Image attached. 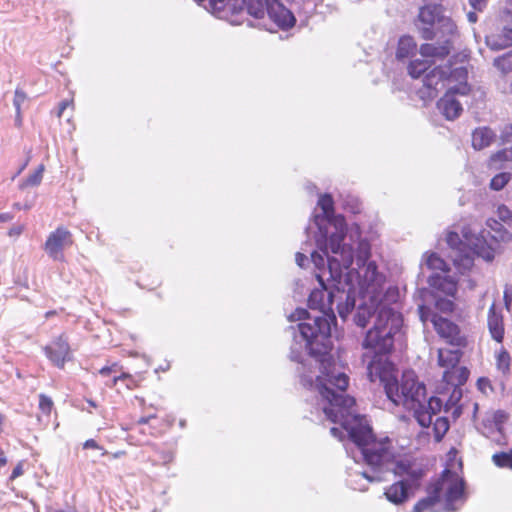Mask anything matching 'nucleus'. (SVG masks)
Instances as JSON below:
<instances>
[{"label":"nucleus","mask_w":512,"mask_h":512,"mask_svg":"<svg viewBox=\"0 0 512 512\" xmlns=\"http://www.w3.org/2000/svg\"><path fill=\"white\" fill-rule=\"evenodd\" d=\"M451 51L450 40H445L442 44L435 45L431 43H424L419 48V53L423 58L433 61L445 59Z\"/></svg>","instance_id":"18"},{"label":"nucleus","mask_w":512,"mask_h":512,"mask_svg":"<svg viewBox=\"0 0 512 512\" xmlns=\"http://www.w3.org/2000/svg\"><path fill=\"white\" fill-rule=\"evenodd\" d=\"M427 496L421 498L410 512H426L435 507L442 499L441 482H432L427 487Z\"/></svg>","instance_id":"15"},{"label":"nucleus","mask_w":512,"mask_h":512,"mask_svg":"<svg viewBox=\"0 0 512 512\" xmlns=\"http://www.w3.org/2000/svg\"><path fill=\"white\" fill-rule=\"evenodd\" d=\"M121 372H123V367L120 365L119 362H113L110 365H106L99 370V374L105 377L110 376L113 373L121 374Z\"/></svg>","instance_id":"46"},{"label":"nucleus","mask_w":512,"mask_h":512,"mask_svg":"<svg viewBox=\"0 0 512 512\" xmlns=\"http://www.w3.org/2000/svg\"><path fill=\"white\" fill-rule=\"evenodd\" d=\"M498 220L512 227V210L505 204H500L496 209Z\"/></svg>","instance_id":"43"},{"label":"nucleus","mask_w":512,"mask_h":512,"mask_svg":"<svg viewBox=\"0 0 512 512\" xmlns=\"http://www.w3.org/2000/svg\"><path fill=\"white\" fill-rule=\"evenodd\" d=\"M412 410L414 411V417L420 426L428 428L433 423V414L426 408V406L423 405V403H420L418 407Z\"/></svg>","instance_id":"36"},{"label":"nucleus","mask_w":512,"mask_h":512,"mask_svg":"<svg viewBox=\"0 0 512 512\" xmlns=\"http://www.w3.org/2000/svg\"><path fill=\"white\" fill-rule=\"evenodd\" d=\"M435 299V308L444 314H452L456 309L455 299L447 296H433Z\"/></svg>","instance_id":"34"},{"label":"nucleus","mask_w":512,"mask_h":512,"mask_svg":"<svg viewBox=\"0 0 512 512\" xmlns=\"http://www.w3.org/2000/svg\"><path fill=\"white\" fill-rule=\"evenodd\" d=\"M53 408H54L53 400L45 394H40L39 395V410L44 415L50 416Z\"/></svg>","instance_id":"44"},{"label":"nucleus","mask_w":512,"mask_h":512,"mask_svg":"<svg viewBox=\"0 0 512 512\" xmlns=\"http://www.w3.org/2000/svg\"><path fill=\"white\" fill-rule=\"evenodd\" d=\"M67 108H70L71 110L74 109V102L72 99L68 100H63L59 103V108H58V112H57V117L58 118H61L64 111L67 109Z\"/></svg>","instance_id":"51"},{"label":"nucleus","mask_w":512,"mask_h":512,"mask_svg":"<svg viewBox=\"0 0 512 512\" xmlns=\"http://www.w3.org/2000/svg\"><path fill=\"white\" fill-rule=\"evenodd\" d=\"M317 278L320 284L322 285L323 289H315L310 293L308 298V306L311 309L323 311L325 308L324 295L326 287L324 286L322 277L320 275H317Z\"/></svg>","instance_id":"26"},{"label":"nucleus","mask_w":512,"mask_h":512,"mask_svg":"<svg viewBox=\"0 0 512 512\" xmlns=\"http://www.w3.org/2000/svg\"><path fill=\"white\" fill-rule=\"evenodd\" d=\"M501 221L495 219V218H488L486 221L487 227L495 232L496 236L501 241H510L512 240V233L509 232L503 225Z\"/></svg>","instance_id":"32"},{"label":"nucleus","mask_w":512,"mask_h":512,"mask_svg":"<svg viewBox=\"0 0 512 512\" xmlns=\"http://www.w3.org/2000/svg\"><path fill=\"white\" fill-rule=\"evenodd\" d=\"M464 348L455 347V349L439 348L437 351V364L444 370L455 368L459 365L464 352Z\"/></svg>","instance_id":"19"},{"label":"nucleus","mask_w":512,"mask_h":512,"mask_svg":"<svg viewBox=\"0 0 512 512\" xmlns=\"http://www.w3.org/2000/svg\"><path fill=\"white\" fill-rule=\"evenodd\" d=\"M430 321L437 335L448 345L458 348H466L468 346V336L452 320L433 313Z\"/></svg>","instance_id":"7"},{"label":"nucleus","mask_w":512,"mask_h":512,"mask_svg":"<svg viewBox=\"0 0 512 512\" xmlns=\"http://www.w3.org/2000/svg\"><path fill=\"white\" fill-rule=\"evenodd\" d=\"M305 259H306V257H305V255H304V254H302V253H300V252H298V253L296 254V261H297V263H298V265H299V266H303V261H304Z\"/></svg>","instance_id":"62"},{"label":"nucleus","mask_w":512,"mask_h":512,"mask_svg":"<svg viewBox=\"0 0 512 512\" xmlns=\"http://www.w3.org/2000/svg\"><path fill=\"white\" fill-rule=\"evenodd\" d=\"M470 376V370L465 366H456L455 368L444 370L442 381L451 387H462L466 384Z\"/></svg>","instance_id":"20"},{"label":"nucleus","mask_w":512,"mask_h":512,"mask_svg":"<svg viewBox=\"0 0 512 512\" xmlns=\"http://www.w3.org/2000/svg\"><path fill=\"white\" fill-rule=\"evenodd\" d=\"M331 320L335 321V316H315L312 321L302 322L298 325L303 339L306 341V348L310 354L320 357L321 363L328 360L329 352L332 349L331 341Z\"/></svg>","instance_id":"4"},{"label":"nucleus","mask_w":512,"mask_h":512,"mask_svg":"<svg viewBox=\"0 0 512 512\" xmlns=\"http://www.w3.org/2000/svg\"><path fill=\"white\" fill-rule=\"evenodd\" d=\"M433 65V61L424 59H415L410 61L408 64L407 70L408 74L414 78L418 79L422 76L431 66Z\"/></svg>","instance_id":"27"},{"label":"nucleus","mask_w":512,"mask_h":512,"mask_svg":"<svg viewBox=\"0 0 512 512\" xmlns=\"http://www.w3.org/2000/svg\"><path fill=\"white\" fill-rule=\"evenodd\" d=\"M495 365L497 370L502 375L510 374L511 356L510 353L504 347H501L495 353Z\"/></svg>","instance_id":"29"},{"label":"nucleus","mask_w":512,"mask_h":512,"mask_svg":"<svg viewBox=\"0 0 512 512\" xmlns=\"http://www.w3.org/2000/svg\"><path fill=\"white\" fill-rule=\"evenodd\" d=\"M143 381L144 377L142 374L132 375L130 373L121 372V374L113 377L111 387H117L121 384L128 390H135L141 387Z\"/></svg>","instance_id":"24"},{"label":"nucleus","mask_w":512,"mask_h":512,"mask_svg":"<svg viewBox=\"0 0 512 512\" xmlns=\"http://www.w3.org/2000/svg\"><path fill=\"white\" fill-rule=\"evenodd\" d=\"M44 170L45 166L43 164H40L32 174H30L22 181L20 187L27 188L38 186L42 181Z\"/></svg>","instance_id":"40"},{"label":"nucleus","mask_w":512,"mask_h":512,"mask_svg":"<svg viewBox=\"0 0 512 512\" xmlns=\"http://www.w3.org/2000/svg\"><path fill=\"white\" fill-rule=\"evenodd\" d=\"M266 14L282 29L291 28L295 24L293 13L279 0H266Z\"/></svg>","instance_id":"14"},{"label":"nucleus","mask_w":512,"mask_h":512,"mask_svg":"<svg viewBox=\"0 0 512 512\" xmlns=\"http://www.w3.org/2000/svg\"><path fill=\"white\" fill-rule=\"evenodd\" d=\"M447 245L460 252V255L454 259L456 265L463 267H470L473 264V254H477L478 256H482L486 260H491L493 258V253L489 250L486 254L480 253L479 251L471 250L465 252V244L461 240L459 234L455 231H447L445 237Z\"/></svg>","instance_id":"12"},{"label":"nucleus","mask_w":512,"mask_h":512,"mask_svg":"<svg viewBox=\"0 0 512 512\" xmlns=\"http://www.w3.org/2000/svg\"><path fill=\"white\" fill-rule=\"evenodd\" d=\"M512 138V124H506L501 130V139L503 142H509Z\"/></svg>","instance_id":"52"},{"label":"nucleus","mask_w":512,"mask_h":512,"mask_svg":"<svg viewBox=\"0 0 512 512\" xmlns=\"http://www.w3.org/2000/svg\"><path fill=\"white\" fill-rule=\"evenodd\" d=\"M367 273L371 274L370 280L375 279V275L377 274V265L374 261L368 262L366 266Z\"/></svg>","instance_id":"57"},{"label":"nucleus","mask_w":512,"mask_h":512,"mask_svg":"<svg viewBox=\"0 0 512 512\" xmlns=\"http://www.w3.org/2000/svg\"><path fill=\"white\" fill-rule=\"evenodd\" d=\"M417 29L424 40H432L453 34L456 25L451 18L441 15L440 6L426 5L419 11Z\"/></svg>","instance_id":"6"},{"label":"nucleus","mask_w":512,"mask_h":512,"mask_svg":"<svg viewBox=\"0 0 512 512\" xmlns=\"http://www.w3.org/2000/svg\"><path fill=\"white\" fill-rule=\"evenodd\" d=\"M428 284L432 289L433 296L442 295L456 298L458 283L452 276L447 275V273H433L428 278Z\"/></svg>","instance_id":"13"},{"label":"nucleus","mask_w":512,"mask_h":512,"mask_svg":"<svg viewBox=\"0 0 512 512\" xmlns=\"http://www.w3.org/2000/svg\"><path fill=\"white\" fill-rule=\"evenodd\" d=\"M245 11L256 19H262L266 14V0H245Z\"/></svg>","instance_id":"30"},{"label":"nucleus","mask_w":512,"mask_h":512,"mask_svg":"<svg viewBox=\"0 0 512 512\" xmlns=\"http://www.w3.org/2000/svg\"><path fill=\"white\" fill-rule=\"evenodd\" d=\"M26 98H27L26 93L23 90H21V89L15 90L13 104L15 106L16 114H17L18 118H20L21 105L24 103Z\"/></svg>","instance_id":"47"},{"label":"nucleus","mask_w":512,"mask_h":512,"mask_svg":"<svg viewBox=\"0 0 512 512\" xmlns=\"http://www.w3.org/2000/svg\"><path fill=\"white\" fill-rule=\"evenodd\" d=\"M245 0H210L212 9L226 16H238L245 11Z\"/></svg>","instance_id":"21"},{"label":"nucleus","mask_w":512,"mask_h":512,"mask_svg":"<svg viewBox=\"0 0 512 512\" xmlns=\"http://www.w3.org/2000/svg\"><path fill=\"white\" fill-rule=\"evenodd\" d=\"M406 472V467L404 464H397L396 466V470H395V473L398 474V475H402L403 473Z\"/></svg>","instance_id":"61"},{"label":"nucleus","mask_w":512,"mask_h":512,"mask_svg":"<svg viewBox=\"0 0 512 512\" xmlns=\"http://www.w3.org/2000/svg\"><path fill=\"white\" fill-rule=\"evenodd\" d=\"M315 384L321 397L328 402L323 408L327 419L341 424L360 449L364 462L373 468L392 462L394 454L390 438L377 437L364 417L352 413L355 399L346 394L349 377L342 372L322 371Z\"/></svg>","instance_id":"1"},{"label":"nucleus","mask_w":512,"mask_h":512,"mask_svg":"<svg viewBox=\"0 0 512 512\" xmlns=\"http://www.w3.org/2000/svg\"><path fill=\"white\" fill-rule=\"evenodd\" d=\"M477 389L482 392L483 394H488L493 392V386L489 378L487 377H480L477 380Z\"/></svg>","instance_id":"48"},{"label":"nucleus","mask_w":512,"mask_h":512,"mask_svg":"<svg viewBox=\"0 0 512 512\" xmlns=\"http://www.w3.org/2000/svg\"><path fill=\"white\" fill-rule=\"evenodd\" d=\"M387 500L395 505L405 503L412 494V484L408 480H400L391 484L384 492Z\"/></svg>","instance_id":"16"},{"label":"nucleus","mask_w":512,"mask_h":512,"mask_svg":"<svg viewBox=\"0 0 512 512\" xmlns=\"http://www.w3.org/2000/svg\"><path fill=\"white\" fill-rule=\"evenodd\" d=\"M426 266L433 270L434 273H448L450 272L449 265L437 253L432 252L427 256Z\"/></svg>","instance_id":"31"},{"label":"nucleus","mask_w":512,"mask_h":512,"mask_svg":"<svg viewBox=\"0 0 512 512\" xmlns=\"http://www.w3.org/2000/svg\"><path fill=\"white\" fill-rule=\"evenodd\" d=\"M7 464V459L5 457L4 451L0 449V467H3Z\"/></svg>","instance_id":"63"},{"label":"nucleus","mask_w":512,"mask_h":512,"mask_svg":"<svg viewBox=\"0 0 512 512\" xmlns=\"http://www.w3.org/2000/svg\"><path fill=\"white\" fill-rule=\"evenodd\" d=\"M394 366L388 361L373 360L367 365V376L371 382L379 380L389 400L395 405L415 409L426 399V387L418 380L413 370H406L398 381L393 375Z\"/></svg>","instance_id":"2"},{"label":"nucleus","mask_w":512,"mask_h":512,"mask_svg":"<svg viewBox=\"0 0 512 512\" xmlns=\"http://www.w3.org/2000/svg\"><path fill=\"white\" fill-rule=\"evenodd\" d=\"M441 407H442V401L441 399L437 398V397H431L429 400H428V404L426 406V408L433 414H437L438 412H440L441 410Z\"/></svg>","instance_id":"49"},{"label":"nucleus","mask_w":512,"mask_h":512,"mask_svg":"<svg viewBox=\"0 0 512 512\" xmlns=\"http://www.w3.org/2000/svg\"><path fill=\"white\" fill-rule=\"evenodd\" d=\"M73 244L72 233L66 227L59 226L48 235L44 250L53 260L64 261L63 250Z\"/></svg>","instance_id":"9"},{"label":"nucleus","mask_w":512,"mask_h":512,"mask_svg":"<svg viewBox=\"0 0 512 512\" xmlns=\"http://www.w3.org/2000/svg\"><path fill=\"white\" fill-rule=\"evenodd\" d=\"M492 461L499 468L512 469V448L507 452L493 454Z\"/></svg>","instance_id":"41"},{"label":"nucleus","mask_w":512,"mask_h":512,"mask_svg":"<svg viewBox=\"0 0 512 512\" xmlns=\"http://www.w3.org/2000/svg\"><path fill=\"white\" fill-rule=\"evenodd\" d=\"M318 206L322 210L324 218L331 222L335 213L333 197L330 194L321 195L318 199Z\"/></svg>","instance_id":"33"},{"label":"nucleus","mask_w":512,"mask_h":512,"mask_svg":"<svg viewBox=\"0 0 512 512\" xmlns=\"http://www.w3.org/2000/svg\"><path fill=\"white\" fill-rule=\"evenodd\" d=\"M330 223H333L336 227H339L340 232L343 230L346 233V222H345L344 216H342V215L336 216L334 214V218L332 219V221Z\"/></svg>","instance_id":"53"},{"label":"nucleus","mask_w":512,"mask_h":512,"mask_svg":"<svg viewBox=\"0 0 512 512\" xmlns=\"http://www.w3.org/2000/svg\"><path fill=\"white\" fill-rule=\"evenodd\" d=\"M330 433L337 439L339 440H343L344 438V435H343V432L341 429L337 428V427H332L330 429Z\"/></svg>","instance_id":"59"},{"label":"nucleus","mask_w":512,"mask_h":512,"mask_svg":"<svg viewBox=\"0 0 512 512\" xmlns=\"http://www.w3.org/2000/svg\"><path fill=\"white\" fill-rule=\"evenodd\" d=\"M83 449H95L100 450L103 449L96 440L94 439H88L83 443Z\"/></svg>","instance_id":"56"},{"label":"nucleus","mask_w":512,"mask_h":512,"mask_svg":"<svg viewBox=\"0 0 512 512\" xmlns=\"http://www.w3.org/2000/svg\"><path fill=\"white\" fill-rule=\"evenodd\" d=\"M469 90L470 88L467 83H460L449 88L443 97L440 98L437 106L447 120L458 118L463 110L460 102L455 99V95H466L469 93Z\"/></svg>","instance_id":"11"},{"label":"nucleus","mask_w":512,"mask_h":512,"mask_svg":"<svg viewBox=\"0 0 512 512\" xmlns=\"http://www.w3.org/2000/svg\"><path fill=\"white\" fill-rule=\"evenodd\" d=\"M496 135L489 127H478L472 132V147L475 150H482L489 147L495 140Z\"/></svg>","instance_id":"22"},{"label":"nucleus","mask_w":512,"mask_h":512,"mask_svg":"<svg viewBox=\"0 0 512 512\" xmlns=\"http://www.w3.org/2000/svg\"><path fill=\"white\" fill-rule=\"evenodd\" d=\"M345 235L343 230L334 233L326 240L323 247L319 246L328 259V269L335 281L341 279L343 270L349 269L354 260L352 247L343 244Z\"/></svg>","instance_id":"5"},{"label":"nucleus","mask_w":512,"mask_h":512,"mask_svg":"<svg viewBox=\"0 0 512 512\" xmlns=\"http://www.w3.org/2000/svg\"><path fill=\"white\" fill-rule=\"evenodd\" d=\"M503 300L504 304L507 310H510V307L512 305V289L511 288H505L503 292Z\"/></svg>","instance_id":"54"},{"label":"nucleus","mask_w":512,"mask_h":512,"mask_svg":"<svg viewBox=\"0 0 512 512\" xmlns=\"http://www.w3.org/2000/svg\"><path fill=\"white\" fill-rule=\"evenodd\" d=\"M487 0H469L470 5L478 11H482Z\"/></svg>","instance_id":"58"},{"label":"nucleus","mask_w":512,"mask_h":512,"mask_svg":"<svg viewBox=\"0 0 512 512\" xmlns=\"http://www.w3.org/2000/svg\"><path fill=\"white\" fill-rule=\"evenodd\" d=\"M371 256L370 245L366 241H361L358 244L356 263L358 267L364 266Z\"/></svg>","instance_id":"42"},{"label":"nucleus","mask_w":512,"mask_h":512,"mask_svg":"<svg viewBox=\"0 0 512 512\" xmlns=\"http://www.w3.org/2000/svg\"><path fill=\"white\" fill-rule=\"evenodd\" d=\"M356 323L360 327H365L366 326V320H365V318H362L361 316L357 317Z\"/></svg>","instance_id":"64"},{"label":"nucleus","mask_w":512,"mask_h":512,"mask_svg":"<svg viewBox=\"0 0 512 512\" xmlns=\"http://www.w3.org/2000/svg\"><path fill=\"white\" fill-rule=\"evenodd\" d=\"M462 398V387H452L451 395L447 401L448 404L454 406Z\"/></svg>","instance_id":"50"},{"label":"nucleus","mask_w":512,"mask_h":512,"mask_svg":"<svg viewBox=\"0 0 512 512\" xmlns=\"http://www.w3.org/2000/svg\"><path fill=\"white\" fill-rule=\"evenodd\" d=\"M487 326L491 338L497 343H502L505 335L504 318L501 312L496 311L494 303L488 310Z\"/></svg>","instance_id":"17"},{"label":"nucleus","mask_w":512,"mask_h":512,"mask_svg":"<svg viewBox=\"0 0 512 512\" xmlns=\"http://www.w3.org/2000/svg\"><path fill=\"white\" fill-rule=\"evenodd\" d=\"M416 50V43L414 42L413 38L410 36H404L401 37L397 50H396V57L399 60L408 58L411 54L414 53Z\"/></svg>","instance_id":"28"},{"label":"nucleus","mask_w":512,"mask_h":512,"mask_svg":"<svg viewBox=\"0 0 512 512\" xmlns=\"http://www.w3.org/2000/svg\"><path fill=\"white\" fill-rule=\"evenodd\" d=\"M13 216L10 213H0V222H9Z\"/></svg>","instance_id":"60"},{"label":"nucleus","mask_w":512,"mask_h":512,"mask_svg":"<svg viewBox=\"0 0 512 512\" xmlns=\"http://www.w3.org/2000/svg\"><path fill=\"white\" fill-rule=\"evenodd\" d=\"M152 449L155 453L151 459L153 465H165L173 460V453L169 449H161L157 445H152Z\"/></svg>","instance_id":"37"},{"label":"nucleus","mask_w":512,"mask_h":512,"mask_svg":"<svg viewBox=\"0 0 512 512\" xmlns=\"http://www.w3.org/2000/svg\"><path fill=\"white\" fill-rule=\"evenodd\" d=\"M512 179L510 172H500L492 177L489 188L493 191H501Z\"/></svg>","instance_id":"39"},{"label":"nucleus","mask_w":512,"mask_h":512,"mask_svg":"<svg viewBox=\"0 0 512 512\" xmlns=\"http://www.w3.org/2000/svg\"><path fill=\"white\" fill-rule=\"evenodd\" d=\"M449 77L448 70L443 66H436L431 69L423 79L424 86L430 90H437L440 82L447 80Z\"/></svg>","instance_id":"25"},{"label":"nucleus","mask_w":512,"mask_h":512,"mask_svg":"<svg viewBox=\"0 0 512 512\" xmlns=\"http://www.w3.org/2000/svg\"><path fill=\"white\" fill-rule=\"evenodd\" d=\"M508 155H510L509 149H503L491 154L489 157L488 166L493 167L497 162L511 161Z\"/></svg>","instance_id":"45"},{"label":"nucleus","mask_w":512,"mask_h":512,"mask_svg":"<svg viewBox=\"0 0 512 512\" xmlns=\"http://www.w3.org/2000/svg\"><path fill=\"white\" fill-rule=\"evenodd\" d=\"M137 284L143 289L152 291L161 285V279L158 275L145 273L139 276Z\"/></svg>","instance_id":"38"},{"label":"nucleus","mask_w":512,"mask_h":512,"mask_svg":"<svg viewBox=\"0 0 512 512\" xmlns=\"http://www.w3.org/2000/svg\"><path fill=\"white\" fill-rule=\"evenodd\" d=\"M23 463L19 462L13 469L10 480H15L16 478L20 477L23 474Z\"/></svg>","instance_id":"55"},{"label":"nucleus","mask_w":512,"mask_h":512,"mask_svg":"<svg viewBox=\"0 0 512 512\" xmlns=\"http://www.w3.org/2000/svg\"><path fill=\"white\" fill-rule=\"evenodd\" d=\"M47 359L57 368L63 369L66 362L72 359V349L66 333H61L43 347Z\"/></svg>","instance_id":"10"},{"label":"nucleus","mask_w":512,"mask_h":512,"mask_svg":"<svg viewBox=\"0 0 512 512\" xmlns=\"http://www.w3.org/2000/svg\"><path fill=\"white\" fill-rule=\"evenodd\" d=\"M434 482H441L442 497L448 506L464 497L465 482L457 472L444 469L441 476Z\"/></svg>","instance_id":"8"},{"label":"nucleus","mask_w":512,"mask_h":512,"mask_svg":"<svg viewBox=\"0 0 512 512\" xmlns=\"http://www.w3.org/2000/svg\"><path fill=\"white\" fill-rule=\"evenodd\" d=\"M432 424L434 440L440 442L449 430V421L446 417H437Z\"/></svg>","instance_id":"35"},{"label":"nucleus","mask_w":512,"mask_h":512,"mask_svg":"<svg viewBox=\"0 0 512 512\" xmlns=\"http://www.w3.org/2000/svg\"><path fill=\"white\" fill-rule=\"evenodd\" d=\"M161 422L162 420L156 414H152L146 417H140L134 423L133 429L142 434L157 436L160 434L157 428L160 426Z\"/></svg>","instance_id":"23"},{"label":"nucleus","mask_w":512,"mask_h":512,"mask_svg":"<svg viewBox=\"0 0 512 512\" xmlns=\"http://www.w3.org/2000/svg\"><path fill=\"white\" fill-rule=\"evenodd\" d=\"M401 326V318L390 308H382L378 311L373 326L367 331L362 342L364 349L374 352L373 360L383 361L381 355L392 352L394 336Z\"/></svg>","instance_id":"3"}]
</instances>
